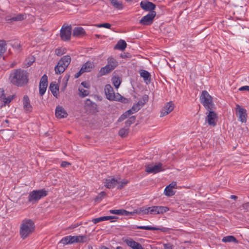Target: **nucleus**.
I'll use <instances>...</instances> for the list:
<instances>
[{
	"instance_id": "obj_1",
	"label": "nucleus",
	"mask_w": 249,
	"mask_h": 249,
	"mask_svg": "<svg viewBox=\"0 0 249 249\" xmlns=\"http://www.w3.org/2000/svg\"><path fill=\"white\" fill-rule=\"evenodd\" d=\"M29 73L24 70L18 69L11 72L9 80L11 84L18 87H23L28 83Z\"/></svg>"
},
{
	"instance_id": "obj_2",
	"label": "nucleus",
	"mask_w": 249,
	"mask_h": 249,
	"mask_svg": "<svg viewBox=\"0 0 249 249\" xmlns=\"http://www.w3.org/2000/svg\"><path fill=\"white\" fill-rule=\"evenodd\" d=\"M35 230L34 222L31 219H27L22 221L20 229V234L23 239H25Z\"/></svg>"
},
{
	"instance_id": "obj_3",
	"label": "nucleus",
	"mask_w": 249,
	"mask_h": 249,
	"mask_svg": "<svg viewBox=\"0 0 249 249\" xmlns=\"http://www.w3.org/2000/svg\"><path fill=\"white\" fill-rule=\"evenodd\" d=\"M200 101L206 110L214 109L215 105L213 101V97L206 90L202 91L200 96Z\"/></svg>"
},
{
	"instance_id": "obj_4",
	"label": "nucleus",
	"mask_w": 249,
	"mask_h": 249,
	"mask_svg": "<svg viewBox=\"0 0 249 249\" xmlns=\"http://www.w3.org/2000/svg\"><path fill=\"white\" fill-rule=\"evenodd\" d=\"M47 195L48 192L45 189L33 190L29 194L28 200L29 202L34 204Z\"/></svg>"
},
{
	"instance_id": "obj_5",
	"label": "nucleus",
	"mask_w": 249,
	"mask_h": 249,
	"mask_svg": "<svg viewBox=\"0 0 249 249\" xmlns=\"http://www.w3.org/2000/svg\"><path fill=\"white\" fill-rule=\"evenodd\" d=\"M71 61V57L67 55L63 56L55 67L54 70L57 74L63 73L69 65Z\"/></svg>"
},
{
	"instance_id": "obj_6",
	"label": "nucleus",
	"mask_w": 249,
	"mask_h": 249,
	"mask_svg": "<svg viewBox=\"0 0 249 249\" xmlns=\"http://www.w3.org/2000/svg\"><path fill=\"white\" fill-rule=\"evenodd\" d=\"M107 64L101 69L100 74L101 75H104L109 73L114 69H115L118 65L117 60L113 57H109L107 58Z\"/></svg>"
},
{
	"instance_id": "obj_7",
	"label": "nucleus",
	"mask_w": 249,
	"mask_h": 249,
	"mask_svg": "<svg viewBox=\"0 0 249 249\" xmlns=\"http://www.w3.org/2000/svg\"><path fill=\"white\" fill-rule=\"evenodd\" d=\"M71 25H63L60 31V36L64 41H67L71 39Z\"/></svg>"
},
{
	"instance_id": "obj_8",
	"label": "nucleus",
	"mask_w": 249,
	"mask_h": 249,
	"mask_svg": "<svg viewBox=\"0 0 249 249\" xmlns=\"http://www.w3.org/2000/svg\"><path fill=\"white\" fill-rule=\"evenodd\" d=\"M235 110L238 120L242 123H246L248 117L246 109L237 104L236 105Z\"/></svg>"
},
{
	"instance_id": "obj_9",
	"label": "nucleus",
	"mask_w": 249,
	"mask_h": 249,
	"mask_svg": "<svg viewBox=\"0 0 249 249\" xmlns=\"http://www.w3.org/2000/svg\"><path fill=\"white\" fill-rule=\"evenodd\" d=\"M164 170L162 164L159 162L156 164H148L145 166V171L148 173L156 174Z\"/></svg>"
},
{
	"instance_id": "obj_10",
	"label": "nucleus",
	"mask_w": 249,
	"mask_h": 249,
	"mask_svg": "<svg viewBox=\"0 0 249 249\" xmlns=\"http://www.w3.org/2000/svg\"><path fill=\"white\" fill-rule=\"evenodd\" d=\"M105 92L107 98L110 101H114L115 100H118V97L120 96V94L117 93L115 94L113 88L109 84L106 85L105 87Z\"/></svg>"
},
{
	"instance_id": "obj_11",
	"label": "nucleus",
	"mask_w": 249,
	"mask_h": 249,
	"mask_svg": "<svg viewBox=\"0 0 249 249\" xmlns=\"http://www.w3.org/2000/svg\"><path fill=\"white\" fill-rule=\"evenodd\" d=\"M207 110L209 112L205 118V122L208 123L209 125L214 127L216 124L217 115L213 109Z\"/></svg>"
},
{
	"instance_id": "obj_12",
	"label": "nucleus",
	"mask_w": 249,
	"mask_h": 249,
	"mask_svg": "<svg viewBox=\"0 0 249 249\" xmlns=\"http://www.w3.org/2000/svg\"><path fill=\"white\" fill-rule=\"evenodd\" d=\"M156 16V12L155 11H151L141 18L140 23L143 25H150L153 22Z\"/></svg>"
},
{
	"instance_id": "obj_13",
	"label": "nucleus",
	"mask_w": 249,
	"mask_h": 249,
	"mask_svg": "<svg viewBox=\"0 0 249 249\" xmlns=\"http://www.w3.org/2000/svg\"><path fill=\"white\" fill-rule=\"evenodd\" d=\"M48 87V77L46 74H44L41 78L39 83V94L43 96L46 92Z\"/></svg>"
},
{
	"instance_id": "obj_14",
	"label": "nucleus",
	"mask_w": 249,
	"mask_h": 249,
	"mask_svg": "<svg viewBox=\"0 0 249 249\" xmlns=\"http://www.w3.org/2000/svg\"><path fill=\"white\" fill-rule=\"evenodd\" d=\"M141 7L145 11H155L156 8V5L152 2L149 1L147 0H144L140 3Z\"/></svg>"
},
{
	"instance_id": "obj_15",
	"label": "nucleus",
	"mask_w": 249,
	"mask_h": 249,
	"mask_svg": "<svg viewBox=\"0 0 249 249\" xmlns=\"http://www.w3.org/2000/svg\"><path fill=\"white\" fill-rule=\"evenodd\" d=\"M157 206H154L147 208L142 207L139 209V213H142L143 214H158L157 210Z\"/></svg>"
},
{
	"instance_id": "obj_16",
	"label": "nucleus",
	"mask_w": 249,
	"mask_h": 249,
	"mask_svg": "<svg viewBox=\"0 0 249 249\" xmlns=\"http://www.w3.org/2000/svg\"><path fill=\"white\" fill-rule=\"evenodd\" d=\"M174 108V104L172 102L167 103L161 111L160 117H163L168 115L169 113L173 111Z\"/></svg>"
},
{
	"instance_id": "obj_17",
	"label": "nucleus",
	"mask_w": 249,
	"mask_h": 249,
	"mask_svg": "<svg viewBox=\"0 0 249 249\" xmlns=\"http://www.w3.org/2000/svg\"><path fill=\"white\" fill-rule=\"evenodd\" d=\"M124 242L128 246L133 249H144L140 243L134 241L132 238L126 239Z\"/></svg>"
},
{
	"instance_id": "obj_18",
	"label": "nucleus",
	"mask_w": 249,
	"mask_h": 249,
	"mask_svg": "<svg viewBox=\"0 0 249 249\" xmlns=\"http://www.w3.org/2000/svg\"><path fill=\"white\" fill-rule=\"evenodd\" d=\"M134 229H142V230H151V231H160L164 232H167L169 231V229L167 228H165V227L157 228V227H153L148 226H136L134 228Z\"/></svg>"
},
{
	"instance_id": "obj_19",
	"label": "nucleus",
	"mask_w": 249,
	"mask_h": 249,
	"mask_svg": "<svg viewBox=\"0 0 249 249\" xmlns=\"http://www.w3.org/2000/svg\"><path fill=\"white\" fill-rule=\"evenodd\" d=\"M55 116L58 119L66 118L68 113L63 107L61 106H57L55 109Z\"/></svg>"
},
{
	"instance_id": "obj_20",
	"label": "nucleus",
	"mask_w": 249,
	"mask_h": 249,
	"mask_svg": "<svg viewBox=\"0 0 249 249\" xmlns=\"http://www.w3.org/2000/svg\"><path fill=\"white\" fill-rule=\"evenodd\" d=\"M119 182L114 178L106 179L104 181L105 186L108 189L114 188Z\"/></svg>"
},
{
	"instance_id": "obj_21",
	"label": "nucleus",
	"mask_w": 249,
	"mask_h": 249,
	"mask_svg": "<svg viewBox=\"0 0 249 249\" xmlns=\"http://www.w3.org/2000/svg\"><path fill=\"white\" fill-rule=\"evenodd\" d=\"M22 101L24 109L26 111L31 112L32 110V107L28 96L27 95L24 96Z\"/></svg>"
},
{
	"instance_id": "obj_22",
	"label": "nucleus",
	"mask_w": 249,
	"mask_h": 249,
	"mask_svg": "<svg viewBox=\"0 0 249 249\" xmlns=\"http://www.w3.org/2000/svg\"><path fill=\"white\" fill-rule=\"evenodd\" d=\"M140 76L143 78L144 81L147 84L151 81L150 73L146 70H141L140 71Z\"/></svg>"
},
{
	"instance_id": "obj_23",
	"label": "nucleus",
	"mask_w": 249,
	"mask_h": 249,
	"mask_svg": "<svg viewBox=\"0 0 249 249\" xmlns=\"http://www.w3.org/2000/svg\"><path fill=\"white\" fill-rule=\"evenodd\" d=\"M72 244L75 243H84L87 241L86 235L71 236Z\"/></svg>"
},
{
	"instance_id": "obj_24",
	"label": "nucleus",
	"mask_w": 249,
	"mask_h": 249,
	"mask_svg": "<svg viewBox=\"0 0 249 249\" xmlns=\"http://www.w3.org/2000/svg\"><path fill=\"white\" fill-rule=\"evenodd\" d=\"M86 34L84 29L81 27H75L74 28L72 36L75 37L84 36Z\"/></svg>"
},
{
	"instance_id": "obj_25",
	"label": "nucleus",
	"mask_w": 249,
	"mask_h": 249,
	"mask_svg": "<svg viewBox=\"0 0 249 249\" xmlns=\"http://www.w3.org/2000/svg\"><path fill=\"white\" fill-rule=\"evenodd\" d=\"M94 67L93 62L87 61L81 67L82 71L84 72H90Z\"/></svg>"
},
{
	"instance_id": "obj_26",
	"label": "nucleus",
	"mask_w": 249,
	"mask_h": 249,
	"mask_svg": "<svg viewBox=\"0 0 249 249\" xmlns=\"http://www.w3.org/2000/svg\"><path fill=\"white\" fill-rule=\"evenodd\" d=\"M49 89L53 95L57 97L58 94L59 87L55 84V82H52L49 87Z\"/></svg>"
},
{
	"instance_id": "obj_27",
	"label": "nucleus",
	"mask_w": 249,
	"mask_h": 249,
	"mask_svg": "<svg viewBox=\"0 0 249 249\" xmlns=\"http://www.w3.org/2000/svg\"><path fill=\"white\" fill-rule=\"evenodd\" d=\"M126 43L124 40H120L114 47V49L121 51L124 50L126 47Z\"/></svg>"
},
{
	"instance_id": "obj_28",
	"label": "nucleus",
	"mask_w": 249,
	"mask_h": 249,
	"mask_svg": "<svg viewBox=\"0 0 249 249\" xmlns=\"http://www.w3.org/2000/svg\"><path fill=\"white\" fill-rule=\"evenodd\" d=\"M222 241L224 243L227 242H234L235 243H238V241L236 239V238L232 236V235H229L224 237L222 239Z\"/></svg>"
},
{
	"instance_id": "obj_29",
	"label": "nucleus",
	"mask_w": 249,
	"mask_h": 249,
	"mask_svg": "<svg viewBox=\"0 0 249 249\" xmlns=\"http://www.w3.org/2000/svg\"><path fill=\"white\" fill-rule=\"evenodd\" d=\"M26 18V15L25 14H19L17 16H15L10 19L9 20L12 21H21ZM9 20V19H8Z\"/></svg>"
},
{
	"instance_id": "obj_30",
	"label": "nucleus",
	"mask_w": 249,
	"mask_h": 249,
	"mask_svg": "<svg viewBox=\"0 0 249 249\" xmlns=\"http://www.w3.org/2000/svg\"><path fill=\"white\" fill-rule=\"evenodd\" d=\"M111 3L115 8L118 10H122L124 8L122 3L118 0H111Z\"/></svg>"
},
{
	"instance_id": "obj_31",
	"label": "nucleus",
	"mask_w": 249,
	"mask_h": 249,
	"mask_svg": "<svg viewBox=\"0 0 249 249\" xmlns=\"http://www.w3.org/2000/svg\"><path fill=\"white\" fill-rule=\"evenodd\" d=\"M6 50V43L4 40H0V58Z\"/></svg>"
},
{
	"instance_id": "obj_32",
	"label": "nucleus",
	"mask_w": 249,
	"mask_h": 249,
	"mask_svg": "<svg viewBox=\"0 0 249 249\" xmlns=\"http://www.w3.org/2000/svg\"><path fill=\"white\" fill-rule=\"evenodd\" d=\"M148 96L146 95H144L136 104L138 105V106H140V108H141L148 101Z\"/></svg>"
},
{
	"instance_id": "obj_33",
	"label": "nucleus",
	"mask_w": 249,
	"mask_h": 249,
	"mask_svg": "<svg viewBox=\"0 0 249 249\" xmlns=\"http://www.w3.org/2000/svg\"><path fill=\"white\" fill-rule=\"evenodd\" d=\"M148 96L146 95H144L136 104L138 105V106H140V108H141L148 101Z\"/></svg>"
},
{
	"instance_id": "obj_34",
	"label": "nucleus",
	"mask_w": 249,
	"mask_h": 249,
	"mask_svg": "<svg viewBox=\"0 0 249 249\" xmlns=\"http://www.w3.org/2000/svg\"><path fill=\"white\" fill-rule=\"evenodd\" d=\"M170 187L166 186L164 191L165 195L168 196H171L174 195L175 194V192L173 191V189Z\"/></svg>"
},
{
	"instance_id": "obj_35",
	"label": "nucleus",
	"mask_w": 249,
	"mask_h": 249,
	"mask_svg": "<svg viewBox=\"0 0 249 249\" xmlns=\"http://www.w3.org/2000/svg\"><path fill=\"white\" fill-rule=\"evenodd\" d=\"M136 120V117L132 116L129 117L125 122V127L128 128L131 124H133Z\"/></svg>"
},
{
	"instance_id": "obj_36",
	"label": "nucleus",
	"mask_w": 249,
	"mask_h": 249,
	"mask_svg": "<svg viewBox=\"0 0 249 249\" xmlns=\"http://www.w3.org/2000/svg\"><path fill=\"white\" fill-rule=\"evenodd\" d=\"M60 243H61L64 245L72 244L71 235L67 236H66V237L63 238L61 240Z\"/></svg>"
},
{
	"instance_id": "obj_37",
	"label": "nucleus",
	"mask_w": 249,
	"mask_h": 249,
	"mask_svg": "<svg viewBox=\"0 0 249 249\" xmlns=\"http://www.w3.org/2000/svg\"><path fill=\"white\" fill-rule=\"evenodd\" d=\"M112 82L114 84V86L116 89H118L121 83V80L120 78L118 76H114L112 78Z\"/></svg>"
},
{
	"instance_id": "obj_38",
	"label": "nucleus",
	"mask_w": 249,
	"mask_h": 249,
	"mask_svg": "<svg viewBox=\"0 0 249 249\" xmlns=\"http://www.w3.org/2000/svg\"><path fill=\"white\" fill-rule=\"evenodd\" d=\"M135 213H139V210H135V211L133 212H128L125 210H122V214L123 215H125V216H129V215H133Z\"/></svg>"
},
{
	"instance_id": "obj_39",
	"label": "nucleus",
	"mask_w": 249,
	"mask_h": 249,
	"mask_svg": "<svg viewBox=\"0 0 249 249\" xmlns=\"http://www.w3.org/2000/svg\"><path fill=\"white\" fill-rule=\"evenodd\" d=\"M78 90L79 92V95L81 97H85L88 96L89 93V90L85 89L83 88H79Z\"/></svg>"
},
{
	"instance_id": "obj_40",
	"label": "nucleus",
	"mask_w": 249,
	"mask_h": 249,
	"mask_svg": "<svg viewBox=\"0 0 249 249\" xmlns=\"http://www.w3.org/2000/svg\"><path fill=\"white\" fill-rule=\"evenodd\" d=\"M128 128L124 126V128L121 129L119 131V135L122 137H126L128 133Z\"/></svg>"
},
{
	"instance_id": "obj_41",
	"label": "nucleus",
	"mask_w": 249,
	"mask_h": 249,
	"mask_svg": "<svg viewBox=\"0 0 249 249\" xmlns=\"http://www.w3.org/2000/svg\"><path fill=\"white\" fill-rule=\"evenodd\" d=\"M157 208L158 214L163 213L169 211V208L167 207L157 206Z\"/></svg>"
},
{
	"instance_id": "obj_42",
	"label": "nucleus",
	"mask_w": 249,
	"mask_h": 249,
	"mask_svg": "<svg viewBox=\"0 0 249 249\" xmlns=\"http://www.w3.org/2000/svg\"><path fill=\"white\" fill-rule=\"evenodd\" d=\"M106 195V193L105 192H101L95 198V201H100L102 200V198H103Z\"/></svg>"
},
{
	"instance_id": "obj_43",
	"label": "nucleus",
	"mask_w": 249,
	"mask_h": 249,
	"mask_svg": "<svg viewBox=\"0 0 249 249\" xmlns=\"http://www.w3.org/2000/svg\"><path fill=\"white\" fill-rule=\"evenodd\" d=\"M85 104L87 106H91L93 107H95L96 106V105L95 104V103L89 99H87L86 100Z\"/></svg>"
},
{
	"instance_id": "obj_44",
	"label": "nucleus",
	"mask_w": 249,
	"mask_h": 249,
	"mask_svg": "<svg viewBox=\"0 0 249 249\" xmlns=\"http://www.w3.org/2000/svg\"><path fill=\"white\" fill-rule=\"evenodd\" d=\"M128 183V181L126 180H124L121 182H119V185L117 186V189H121L123 187H124Z\"/></svg>"
},
{
	"instance_id": "obj_45",
	"label": "nucleus",
	"mask_w": 249,
	"mask_h": 249,
	"mask_svg": "<svg viewBox=\"0 0 249 249\" xmlns=\"http://www.w3.org/2000/svg\"><path fill=\"white\" fill-rule=\"evenodd\" d=\"M12 45L14 49H16L18 52L20 51L21 50V45L18 42H14V44H13Z\"/></svg>"
},
{
	"instance_id": "obj_46",
	"label": "nucleus",
	"mask_w": 249,
	"mask_h": 249,
	"mask_svg": "<svg viewBox=\"0 0 249 249\" xmlns=\"http://www.w3.org/2000/svg\"><path fill=\"white\" fill-rule=\"evenodd\" d=\"M104 218V216L94 218L92 219V222L94 224H96L101 221H105Z\"/></svg>"
},
{
	"instance_id": "obj_47",
	"label": "nucleus",
	"mask_w": 249,
	"mask_h": 249,
	"mask_svg": "<svg viewBox=\"0 0 249 249\" xmlns=\"http://www.w3.org/2000/svg\"><path fill=\"white\" fill-rule=\"evenodd\" d=\"M110 213L118 215H122V210H111L109 211Z\"/></svg>"
},
{
	"instance_id": "obj_48",
	"label": "nucleus",
	"mask_w": 249,
	"mask_h": 249,
	"mask_svg": "<svg viewBox=\"0 0 249 249\" xmlns=\"http://www.w3.org/2000/svg\"><path fill=\"white\" fill-rule=\"evenodd\" d=\"M140 109V106L136 104H134L131 108L134 113L138 112Z\"/></svg>"
},
{
	"instance_id": "obj_49",
	"label": "nucleus",
	"mask_w": 249,
	"mask_h": 249,
	"mask_svg": "<svg viewBox=\"0 0 249 249\" xmlns=\"http://www.w3.org/2000/svg\"><path fill=\"white\" fill-rule=\"evenodd\" d=\"M97 27H104V28L109 29L111 27V25L109 23H103V24H98V25H97Z\"/></svg>"
},
{
	"instance_id": "obj_50",
	"label": "nucleus",
	"mask_w": 249,
	"mask_h": 249,
	"mask_svg": "<svg viewBox=\"0 0 249 249\" xmlns=\"http://www.w3.org/2000/svg\"><path fill=\"white\" fill-rule=\"evenodd\" d=\"M118 98H119V99L118 100H115V101H121V102L124 103H126L128 101L127 99L123 97L121 95H120V96L118 97Z\"/></svg>"
},
{
	"instance_id": "obj_51",
	"label": "nucleus",
	"mask_w": 249,
	"mask_h": 249,
	"mask_svg": "<svg viewBox=\"0 0 249 249\" xmlns=\"http://www.w3.org/2000/svg\"><path fill=\"white\" fill-rule=\"evenodd\" d=\"M163 247L164 249H173L174 248V246L170 243L164 244Z\"/></svg>"
},
{
	"instance_id": "obj_52",
	"label": "nucleus",
	"mask_w": 249,
	"mask_h": 249,
	"mask_svg": "<svg viewBox=\"0 0 249 249\" xmlns=\"http://www.w3.org/2000/svg\"><path fill=\"white\" fill-rule=\"evenodd\" d=\"M242 207L245 211L249 212V202L243 204Z\"/></svg>"
},
{
	"instance_id": "obj_53",
	"label": "nucleus",
	"mask_w": 249,
	"mask_h": 249,
	"mask_svg": "<svg viewBox=\"0 0 249 249\" xmlns=\"http://www.w3.org/2000/svg\"><path fill=\"white\" fill-rule=\"evenodd\" d=\"M128 117V116L125 113H124L120 117V118L118 119V121L119 122H121L125 119Z\"/></svg>"
},
{
	"instance_id": "obj_54",
	"label": "nucleus",
	"mask_w": 249,
	"mask_h": 249,
	"mask_svg": "<svg viewBox=\"0 0 249 249\" xmlns=\"http://www.w3.org/2000/svg\"><path fill=\"white\" fill-rule=\"evenodd\" d=\"M128 117V116L125 113H124L120 117V118L118 119V121L119 122H121L125 119Z\"/></svg>"
},
{
	"instance_id": "obj_55",
	"label": "nucleus",
	"mask_w": 249,
	"mask_h": 249,
	"mask_svg": "<svg viewBox=\"0 0 249 249\" xmlns=\"http://www.w3.org/2000/svg\"><path fill=\"white\" fill-rule=\"evenodd\" d=\"M239 90H240V91L247 90V91H249V86H242L239 89Z\"/></svg>"
},
{
	"instance_id": "obj_56",
	"label": "nucleus",
	"mask_w": 249,
	"mask_h": 249,
	"mask_svg": "<svg viewBox=\"0 0 249 249\" xmlns=\"http://www.w3.org/2000/svg\"><path fill=\"white\" fill-rule=\"evenodd\" d=\"M71 164V163L70 162L64 161L62 162V163L61 164V166L62 167L64 168V167H66L68 165H70Z\"/></svg>"
},
{
	"instance_id": "obj_57",
	"label": "nucleus",
	"mask_w": 249,
	"mask_h": 249,
	"mask_svg": "<svg viewBox=\"0 0 249 249\" xmlns=\"http://www.w3.org/2000/svg\"><path fill=\"white\" fill-rule=\"evenodd\" d=\"M130 54L127 53H124L121 54V57L123 58H128L130 57Z\"/></svg>"
},
{
	"instance_id": "obj_58",
	"label": "nucleus",
	"mask_w": 249,
	"mask_h": 249,
	"mask_svg": "<svg viewBox=\"0 0 249 249\" xmlns=\"http://www.w3.org/2000/svg\"><path fill=\"white\" fill-rule=\"evenodd\" d=\"M80 225V224H79L78 223H74V224H72V225H71L68 229H74V228H76V227H77L78 226H79Z\"/></svg>"
},
{
	"instance_id": "obj_59",
	"label": "nucleus",
	"mask_w": 249,
	"mask_h": 249,
	"mask_svg": "<svg viewBox=\"0 0 249 249\" xmlns=\"http://www.w3.org/2000/svg\"><path fill=\"white\" fill-rule=\"evenodd\" d=\"M81 85L83 86L84 88L86 89H89L90 87L89 84L86 82H82L81 83Z\"/></svg>"
},
{
	"instance_id": "obj_60",
	"label": "nucleus",
	"mask_w": 249,
	"mask_h": 249,
	"mask_svg": "<svg viewBox=\"0 0 249 249\" xmlns=\"http://www.w3.org/2000/svg\"><path fill=\"white\" fill-rule=\"evenodd\" d=\"M55 53L57 55L60 56L63 54V52H61L60 49H57L55 50Z\"/></svg>"
},
{
	"instance_id": "obj_61",
	"label": "nucleus",
	"mask_w": 249,
	"mask_h": 249,
	"mask_svg": "<svg viewBox=\"0 0 249 249\" xmlns=\"http://www.w3.org/2000/svg\"><path fill=\"white\" fill-rule=\"evenodd\" d=\"M81 71H82V69H81L80 70V71L75 74V75H74L75 78H77L79 77L82 73H84V72Z\"/></svg>"
},
{
	"instance_id": "obj_62",
	"label": "nucleus",
	"mask_w": 249,
	"mask_h": 249,
	"mask_svg": "<svg viewBox=\"0 0 249 249\" xmlns=\"http://www.w3.org/2000/svg\"><path fill=\"white\" fill-rule=\"evenodd\" d=\"M177 186V183L176 182H172L170 183L168 187H170V188H172L173 189L176 187Z\"/></svg>"
},
{
	"instance_id": "obj_63",
	"label": "nucleus",
	"mask_w": 249,
	"mask_h": 249,
	"mask_svg": "<svg viewBox=\"0 0 249 249\" xmlns=\"http://www.w3.org/2000/svg\"><path fill=\"white\" fill-rule=\"evenodd\" d=\"M105 220H109L112 219L116 218V217L114 216H105Z\"/></svg>"
},
{
	"instance_id": "obj_64",
	"label": "nucleus",
	"mask_w": 249,
	"mask_h": 249,
	"mask_svg": "<svg viewBox=\"0 0 249 249\" xmlns=\"http://www.w3.org/2000/svg\"><path fill=\"white\" fill-rule=\"evenodd\" d=\"M128 116L134 113L131 108L124 112Z\"/></svg>"
}]
</instances>
